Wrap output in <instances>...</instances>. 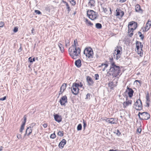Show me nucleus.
Masks as SVG:
<instances>
[{"label": "nucleus", "mask_w": 151, "mask_h": 151, "mask_svg": "<svg viewBox=\"0 0 151 151\" xmlns=\"http://www.w3.org/2000/svg\"><path fill=\"white\" fill-rule=\"evenodd\" d=\"M110 60L111 65L108 73L110 75L113 76V77H116L117 76L119 75L120 73V67L115 64V63L113 61V57L110 58Z\"/></svg>", "instance_id": "f257e3e1"}, {"label": "nucleus", "mask_w": 151, "mask_h": 151, "mask_svg": "<svg viewBox=\"0 0 151 151\" xmlns=\"http://www.w3.org/2000/svg\"><path fill=\"white\" fill-rule=\"evenodd\" d=\"M81 50L79 47H77L76 45H72L69 49V55L73 59H76L81 53Z\"/></svg>", "instance_id": "f03ea898"}, {"label": "nucleus", "mask_w": 151, "mask_h": 151, "mask_svg": "<svg viewBox=\"0 0 151 151\" xmlns=\"http://www.w3.org/2000/svg\"><path fill=\"white\" fill-rule=\"evenodd\" d=\"M136 49L135 50L136 51L140 56L142 57L143 55L142 49L143 46V45L142 44V43L140 42L136 41Z\"/></svg>", "instance_id": "7ed1b4c3"}, {"label": "nucleus", "mask_w": 151, "mask_h": 151, "mask_svg": "<svg viewBox=\"0 0 151 151\" xmlns=\"http://www.w3.org/2000/svg\"><path fill=\"white\" fill-rule=\"evenodd\" d=\"M122 48L120 46H117L115 48L114 52L113 53V57L115 58L116 60H118L121 57L122 54Z\"/></svg>", "instance_id": "20e7f679"}, {"label": "nucleus", "mask_w": 151, "mask_h": 151, "mask_svg": "<svg viewBox=\"0 0 151 151\" xmlns=\"http://www.w3.org/2000/svg\"><path fill=\"white\" fill-rule=\"evenodd\" d=\"M83 53L89 59H91L93 57V52L92 49L91 47L86 48Z\"/></svg>", "instance_id": "39448f33"}, {"label": "nucleus", "mask_w": 151, "mask_h": 151, "mask_svg": "<svg viewBox=\"0 0 151 151\" xmlns=\"http://www.w3.org/2000/svg\"><path fill=\"white\" fill-rule=\"evenodd\" d=\"M87 14L89 18L92 20L96 19L98 16L96 12L92 10H90V11H88Z\"/></svg>", "instance_id": "423d86ee"}, {"label": "nucleus", "mask_w": 151, "mask_h": 151, "mask_svg": "<svg viewBox=\"0 0 151 151\" xmlns=\"http://www.w3.org/2000/svg\"><path fill=\"white\" fill-rule=\"evenodd\" d=\"M79 86L78 83H73L72 87L71 88V90L72 93L75 95L78 94L79 93Z\"/></svg>", "instance_id": "0eeeda50"}, {"label": "nucleus", "mask_w": 151, "mask_h": 151, "mask_svg": "<svg viewBox=\"0 0 151 151\" xmlns=\"http://www.w3.org/2000/svg\"><path fill=\"white\" fill-rule=\"evenodd\" d=\"M142 107V101L140 99H138L136 101L133 106L134 108L138 110H141Z\"/></svg>", "instance_id": "6e6552de"}, {"label": "nucleus", "mask_w": 151, "mask_h": 151, "mask_svg": "<svg viewBox=\"0 0 151 151\" xmlns=\"http://www.w3.org/2000/svg\"><path fill=\"white\" fill-rule=\"evenodd\" d=\"M67 98L66 95L63 96L60 99L59 102L62 106L65 105L67 103Z\"/></svg>", "instance_id": "1a4fd4ad"}, {"label": "nucleus", "mask_w": 151, "mask_h": 151, "mask_svg": "<svg viewBox=\"0 0 151 151\" xmlns=\"http://www.w3.org/2000/svg\"><path fill=\"white\" fill-rule=\"evenodd\" d=\"M138 115L141 120H147L150 117V114H138Z\"/></svg>", "instance_id": "9d476101"}, {"label": "nucleus", "mask_w": 151, "mask_h": 151, "mask_svg": "<svg viewBox=\"0 0 151 151\" xmlns=\"http://www.w3.org/2000/svg\"><path fill=\"white\" fill-rule=\"evenodd\" d=\"M137 27V22H132L129 23L128 25V28L129 29V32L130 28V27L133 28V29L135 30Z\"/></svg>", "instance_id": "9b49d317"}, {"label": "nucleus", "mask_w": 151, "mask_h": 151, "mask_svg": "<svg viewBox=\"0 0 151 151\" xmlns=\"http://www.w3.org/2000/svg\"><path fill=\"white\" fill-rule=\"evenodd\" d=\"M132 101L131 100H129L127 98L126 99V101L124 102L123 103V107L124 108H126L129 105L132 104Z\"/></svg>", "instance_id": "f8f14e48"}, {"label": "nucleus", "mask_w": 151, "mask_h": 151, "mask_svg": "<svg viewBox=\"0 0 151 151\" xmlns=\"http://www.w3.org/2000/svg\"><path fill=\"white\" fill-rule=\"evenodd\" d=\"M86 81L89 86H92L94 83L92 78L90 76H88L86 78Z\"/></svg>", "instance_id": "ddd939ff"}, {"label": "nucleus", "mask_w": 151, "mask_h": 151, "mask_svg": "<svg viewBox=\"0 0 151 151\" xmlns=\"http://www.w3.org/2000/svg\"><path fill=\"white\" fill-rule=\"evenodd\" d=\"M54 117L55 120L58 122H60L62 121V117L61 116L59 115L58 114L54 115Z\"/></svg>", "instance_id": "4468645a"}, {"label": "nucleus", "mask_w": 151, "mask_h": 151, "mask_svg": "<svg viewBox=\"0 0 151 151\" xmlns=\"http://www.w3.org/2000/svg\"><path fill=\"white\" fill-rule=\"evenodd\" d=\"M127 89L128 90V96L129 97L131 98L133 95L134 91L131 88H129L128 86L127 87Z\"/></svg>", "instance_id": "2eb2a0df"}, {"label": "nucleus", "mask_w": 151, "mask_h": 151, "mask_svg": "<svg viewBox=\"0 0 151 151\" xmlns=\"http://www.w3.org/2000/svg\"><path fill=\"white\" fill-rule=\"evenodd\" d=\"M66 140L65 139H63L59 144L58 145L59 147L61 149L63 148L64 145L66 144Z\"/></svg>", "instance_id": "dca6fc26"}, {"label": "nucleus", "mask_w": 151, "mask_h": 151, "mask_svg": "<svg viewBox=\"0 0 151 151\" xmlns=\"http://www.w3.org/2000/svg\"><path fill=\"white\" fill-rule=\"evenodd\" d=\"M135 10L136 12H138L140 13H142L143 12L142 10L141 9L140 5L138 4L135 6Z\"/></svg>", "instance_id": "f3484780"}, {"label": "nucleus", "mask_w": 151, "mask_h": 151, "mask_svg": "<svg viewBox=\"0 0 151 151\" xmlns=\"http://www.w3.org/2000/svg\"><path fill=\"white\" fill-rule=\"evenodd\" d=\"M151 25V21H148L146 24V26L145 27V31H147L150 28ZM143 31H144L143 30Z\"/></svg>", "instance_id": "a211bd4d"}, {"label": "nucleus", "mask_w": 151, "mask_h": 151, "mask_svg": "<svg viewBox=\"0 0 151 151\" xmlns=\"http://www.w3.org/2000/svg\"><path fill=\"white\" fill-rule=\"evenodd\" d=\"M32 132V130L31 129V127H27L26 131V133L25 134L24 136L26 135L27 134L28 136Z\"/></svg>", "instance_id": "6ab92c4d"}, {"label": "nucleus", "mask_w": 151, "mask_h": 151, "mask_svg": "<svg viewBox=\"0 0 151 151\" xmlns=\"http://www.w3.org/2000/svg\"><path fill=\"white\" fill-rule=\"evenodd\" d=\"M75 65L77 67H80L81 65V60L78 59L77 60H76L75 62Z\"/></svg>", "instance_id": "aec40b11"}, {"label": "nucleus", "mask_w": 151, "mask_h": 151, "mask_svg": "<svg viewBox=\"0 0 151 151\" xmlns=\"http://www.w3.org/2000/svg\"><path fill=\"white\" fill-rule=\"evenodd\" d=\"M106 122L112 124H115L116 123L114 121V119L113 118H111L110 119H107Z\"/></svg>", "instance_id": "412c9836"}, {"label": "nucleus", "mask_w": 151, "mask_h": 151, "mask_svg": "<svg viewBox=\"0 0 151 151\" xmlns=\"http://www.w3.org/2000/svg\"><path fill=\"white\" fill-rule=\"evenodd\" d=\"M134 30L133 29V28H130L129 32V30H128V33L129 36L130 37H132L133 35V31Z\"/></svg>", "instance_id": "4be33fe9"}, {"label": "nucleus", "mask_w": 151, "mask_h": 151, "mask_svg": "<svg viewBox=\"0 0 151 151\" xmlns=\"http://www.w3.org/2000/svg\"><path fill=\"white\" fill-rule=\"evenodd\" d=\"M95 1L94 0H90L88 2V4L91 6H94L95 5Z\"/></svg>", "instance_id": "5701e85b"}, {"label": "nucleus", "mask_w": 151, "mask_h": 151, "mask_svg": "<svg viewBox=\"0 0 151 151\" xmlns=\"http://www.w3.org/2000/svg\"><path fill=\"white\" fill-rule=\"evenodd\" d=\"M58 46L60 48V50L62 52H63L64 51V48L63 45L60 43H59Z\"/></svg>", "instance_id": "b1692460"}, {"label": "nucleus", "mask_w": 151, "mask_h": 151, "mask_svg": "<svg viewBox=\"0 0 151 151\" xmlns=\"http://www.w3.org/2000/svg\"><path fill=\"white\" fill-rule=\"evenodd\" d=\"M85 22L88 25L90 26L91 27H92L93 25V23H91V22L89 21L87 19H85Z\"/></svg>", "instance_id": "393cba45"}, {"label": "nucleus", "mask_w": 151, "mask_h": 151, "mask_svg": "<svg viewBox=\"0 0 151 151\" xmlns=\"http://www.w3.org/2000/svg\"><path fill=\"white\" fill-rule=\"evenodd\" d=\"M66 83H64L62 85L60 89L62 91H64L65 90L66 88Z\"/></svg>", "instance_id": "a878e982"}, {"label": "nucleus", "mask_w": 151, "mask_h": 151, "mask_svg": "<svg viewBox=\"0 0 151 151\" xmlns=\"http://www.w3.org/2000/svg\"><path fill=\"white\" fill-rule=\"evenodd\" d=\"M102 25L101 24L99 23H97L96 24V27L97 29H100L102 28Z\"/></svg>", "instance_id": "bb28decb"}, {"label": "nucleus", "mask_w": 151, "mask_h": 151, "mask_svg": "<svg viewBox=\"0 0 151 151\" xmlns=\"http://www.w3.org/2000/svg\"><path fill=\"white\" fill-rule=\"evenodd\" d=\"M25 124H24V123H23L22 124V125L20 129V131L21 132H22L23 130L24 129V127Z\"/></svg>", "instance_id": "cd10ccee"}, {"label": "nucleus", "mask_w": 151, "mask_h": 151, "mask_svg": "<svg viewBox=\"0 0 151 151\" xmlns=\"http://www.w3.org/2000/svg\"><path fill=\"white\" fill-rule=\"evenodd\" d=\"M82 125L81 124H79L77 127V129L78 131L82 129Z\"/></svg>", "instance_id": "c85d7f7f"}, {"label": "nucleus", "mask_w": 151, "mask_h": 151, "mask_svg": "<svg viewBox=\"0 0 151 151\" xmlns=\"http://www.w3.org/2000/svg\"><path fill=\"white\" fill-rule=\"evenodd\" d=\"M28 60L30 63H32L35 61V58H32L31 57H29L28 59Z\"/></svg>", "instance_id": "c756f323"}, {"label": "nucleus", "mask_w": 151, "mask_h": 151, "mask_svg": "<svg viewBox=\"0 0 151 151\" xmlns=\"http://www.w3.org/2000/svg\"><path fill=\"white\" fill-rule=\"evenodd\" d=\"M70 1V3L73 6L75 5L76 4V2L74 0H71Z\"/></svg>", "instance_id": "7c9ffc66"}, {"label": "nucleus", "mask_w": 151, "mask_h": 151, "mask_svg": "<svg viewBox=\"0 0 151 151\" xmlns=\"http://www.w3.org/2000/svg\"><path fill=\"white\" fill-rule=\"evenodd\" d=\"M66 6L67 9H68V12L69 13L71 10L70 7L68 4H66Z\"/></svg>", "instance_id": "2f4dec72"}, {"label": "nucleus", "mask_w": 151, "mask_h": 151, "mask_svg": "<svg viewBox=\"0 0 151 151\" xmlns=\"http://www.w3.org/2000/svg\"><path fill=\"white\" fill-rule=\"evenodd\" d=\"M58 135L60 136V137H62L63 135V132L59 131L58 132Z\"/></svg>", "instance_id": "473e14b6"}, {"label": "nucleus", "mask_w": 151, "mask_h": 151, "mask_svg": "<svg viewBox=\"0 0 151 151\" xmlns=\"http://www.w3.org/2000/svg\"><path fill=\"white\" fill-rule=\"evenodd\" d=\"M35 13L36 14H41V12L39 10H35Z\"/></svg>", "instance_id": "72a5a7b5"}, {"label": "nucleus", "mask_w": 151, "mask_h": 151, "mask_svg": "<svg viewBox=\"0 0 151 151\" xmlns=\"http://www.w3.org/2000/svg\"><path fill=\"white\" fill-rule=\"evenodd\" d=\"M56 137V135L55 133H53L51 134L50 136V137L52 139H54Z\"/></svg>", "instance_id": "f704fd0d"}, {"label": "nucleus", "mask_w": 151, "mask_h": 151, "mask_svg": "<svg viewBox=\"0 0 151 151\" xmlns=\"http://www.w3.org/2000/svg\"><path fill=\"white\" fill-rule=\"evenodd\" d=\"M99 75L98 74L95 75V78L96 80H98L99 79Z\"/></svg>", "instance_id": "c9c22d12"}, {"label": "nucleus", "mask_w": 151, "mask_h": 151, "mask_svg": "<svg viewBox=\"0 0 151 151\" xmlns=\"http://www.w3.org/2000/svg\"><path fill=\"white\" fill-rule=\"evenodd\" d=\"M120 10H118V11H117V10H116V16H120Z\"/></svg>", "instance_id": "e433bc0d"}, {"label": "nucleus", "mask_w": 151, "mask_h": 151, "mask_svg": "<svg viewBox=\"0 0 151 151\" xmlns=\"http://www.w3.org/2000/svg\"><path fill=\"white\" fill-rule=\"evenodd\" d=\"M120 17H122V16L124 15V12L123 11H122L121 10H120Z\"/></svg>", "instance_id": "4c0bfd02"}, {"label": "nucleus", "mask_w": 151, "mask_h": 151, "mask_svg": "<svg viewBox=\"0 0 151 151\" xmlns=\"http://www.w3.org/2000/svg\"><path fill=\"white\" fill-rule=\"evenodd\" d=\"M23 118L24 119V122H23V123H24V124H25L26 120H27V116L26 115H25L23 117Z\"/></svg>", "instance_id": "58836bf2"}, {"label": "nucleus", "mask_w": 151, "mask_h": 151, "mask_svg": "<svg viewBox=\"0 0 151 151\" xmlns=\"http://www.w3.org/2000/svg\"><path fill=\"white\" fill-rule=\"evenodd\" d=\"M83 129H85V127H86V122L84 121V120H83Z\"/></svg>", "instance_id": "ea45409f"}, {"label": "nucleus", "mask_w": 151, "mask_h": 151, "mask_svg": "<svg viewBox=\"0 0 151 151\" xmlns=\"http://www.w3.org/2000/svg\"><path fill=\"white\" fill-rule=\"evenodd\" d=\"M18 31V28L17 27H15L14 28V30H13V31L14 32H17Z\"/></svg>", "instance_id": "a19ab883"}, {"label": "nucleus", "mask_w": 151, "mask_h": 151, "mask_svg": "<svg viewBox=\"0 0 151 151\" xmlns=\"http://www.w3.org/2000/svg\"><path fill=\"white\" fill-rule=\"evenodd\" d=\"M103 65H105V68H106L107 67L108 65L107 64H104V63H103L101 64V66H103ZM101 66H99V67H101Z\"/></svg>", "instance_id": "79ce46f5"}, {"label": "nucleus", "mask_w": 151, "mask_h": 151, "mask_svg": "<svg viewBox=\"0 0 151 151\" xmlns=\"http://www.w3.org/2000/svg\"><path fill=\"white\" fill-rule=\"evenodd\" d=\"M17 137L18 139H20L22 138V135L20 134H17Z\"/></svg>", "instance_id": "37998d69"}, {"label": "nucleus", "mask_w": 151, "mask_h": 151, "mask_svg": "<svg viewBox=\"0 0 151 151\" xmlns=\"http://www.w3.org/2000/svg\"><path fill=\"white\" fill-rule=\"evenodd\" d=\"M139 35V36L140 37V39L143 40L144 38V36L142 34V35Z\"/></svg>", "instance_id": "c03bdc74"}, {"label": "nucleus", "mask_w": 151, "mask_h": 151, "mask_svg": "<svg viewBox=\"0 0 151 151\" xmlns=\"http://www.w3.org/2000/svg\"><path fill=\"white\" fill-rule=\"evenodd\" d=\"M64 91H62L60 89V91H59V92L58 96V98L59 97V96L60 95L62 94V93Z\"/></svg>", "instance_id": "a18cd8bd"}, {"label": "nucleus", "mask_w": 151, "mask_h": 151, "mask_svg": "<svg viewBox=\"0 0 151 151\" xmlns=\"http://www.w3.org/2000/svg\"><path fill=\"white\" fill-rule=\"evenodd\" d=\"M4 23L2 22H0V27H2L4 26Z\"/></svg>", "instance_id": "49530a36"}, {"label": "nucleus", "mask_w": 151, "mask_h": 151, "mask_svg": "<svg viewBox=\"0 0 151 151\" xmlns=\"http://www.w3.org/2000/svg\"><path fill=\"white\" fill-rule=\"evenodd\" d=\"M142 129L141 128H137V132L140 133L141 132Z\"/></svg>", "instance_id": "de8ad7c7"}, {"label": "nucleus", "mask_w": 151, "mask_h": 151, "mask_svg": "<svg viewBox=\"0 0 151 151\" xmlns=\"http://www.w3.org/2000/svg\"><path fill=\"white\" fill-rule=\"evenodd\" d=\"M6 99V97L4 96V97H3L2 98H0V101H4V100H5Z\"/></svg>", "instance_id": "09e8293b"}, {"label": "nucleus", "mask_w": 151, "mask_h": 151, "mask_svg": "<svg viewBox=\"0 0 151 151\" xmlns=\"http://www.w3.org/2000/svg\"><path fill=\"white\" fill-rule=\"evenodd\" d=\"M116 132V134L117 135H119L121 134V132H119L118 129L117 130Z\"/></svg>", "instance_id": "8fccbe9b"}, {"label": "nucleus", "mask_w": 151, "mask_h": 151, "mask_svg": "<svg viewBox=\"0 0 151 151\" xmlns=\"http://www.w3.org/2000/svg\"><path fill=\"white\" fill-rule=\"evenodd\" d=\"M90 93H88L86 95V99H88L89 98L90 96Z\"/></svg>", "instance_id": "3c124183"}, {"label": "nucleus", "mask_w": 151, "mask_h": 151, "mask_svg": "<svg viewBox=\"0 0 151 151\" xmlns=\"http://www.w3.org/2000/svg\"><path fill=\"white\" fill-rule=\"evenodd\" d=\"M42 126L45 128H46L47 127V125L46 123H44L42 124Z\"/></svg>", "instance_id": "603ef678"}, {"label": "nucleus", "mask_w": 151, "mask_h": 151, "mask_svg": "<svg viewBox=\"0 0 151 151\" xmlns=\"http://www.w3.org/2000/svg\"><path fill=\"white\" fill-rule=\"evenodd\" d=\"M78 84L79 87H82L83 86V84L81 82H80V83H78Z\"/></svg>", "instance_id": "864d4df0"}, {"label": "nucleus", "mask_w": 151, "mask_h": 151, "mask_svg": "<svg viewBox=\"0 0 151 151\" xmlns=\"http://www.w3.org/2000/svg\"><path fill=\"white\" fill-rule=\"evenodd\" d=\"M103 11L104 12L106 13V12L107 11V9L106 8H103Z\"/></svg>", "instance_id": "5fc2aeb1"}, {"label": "nucleus", "mask_w": 151, "mask_h": 151, "mask_svg": "<svg viewBox=\"0 0 151 151\" xmlns=\"http://www.w3.org/2000/svg\"><path fill=\"white\" fill-rule=\"evenodd\" d=\"M126 0H119V2L121 3H123L125 2Z\"/></svg>", "instance_id": "6e6d98bb"}, {"label": "nucleus", "mask_w": 151, "mask_h": 151, "mask_svg": "<svg viewBox=\"0 0 151 151\" xmlns=\"http://www.w3.org/2000/svg\"><path fill=\"white\" fill-rule=\"evenodd\" d=\"M62 2L63 3H64V4H65V5H66V4H67L68 3L65 1L63 0H62Z\"/></svg>", "instance_id": "4d7b16f0"}, {"label": "nucleus", "mask_w": 151, "mask_h": 151, "mask_svg": "<svg viewBox=\"0 0 151 151\" xmlns=\"http://www.w3.org/2000/svg\"><path fill=\"white\" fill-rule=\"evenodd\" d=\"M74 44L73 45H76V44L77 43V40H75L74 41Z\"/></svg>", "instance_id": "13d9d810"}, {"label": "nucleus", "mask_w": 151, "mask_h": 151, "mask_svg": "<svg viewBox=\"0 0 151 151\" xmlns=\"http://www.w3.org/2000/svg\"><path fill=\"white\" fill-rule=\"evenodd\" d=\"M31 33L33 35H34L35 34V33L34 32V29H33V28L31 30Z\"/></svg>", "instance_id": "bf43d9fd"}, {"label": "nucleus", "mask_w": 151, "mask_h": 151, "mask_svg": "<svg viewBox=\"0 0 151 151\" xmlns=\"http://www.w3.org/2000/svg\"><path fill=\"white\" fill-rule=\"evenodd\" d=\"M146 99L147 100V101H150V100H149V97L148 96H146Z\"/></svg>", "instance_id": "052dcab7"}, {"label": "nucleus", "mask_w": 151, "mask_h": 151, "mask_svg": "<svg viewBox=\"0 0 151 151\" xmlns=\"http://www.w3.org/2000/svg\"><path fill=\"white\" fill-rule=\"evenodd\" d=\"M65 44L66 46V47L68 46L69 45V42L68 43V42L67 43H65Z\"/></svg>", "instance_id": "680f3d73"}, {"label": "nucleus", "mask_w": 151, "mask_h": 151, "mask_svg": "<svg viewBox=\"0 0 151 151\" xmlns=\"http://www.w3.org/2000/svg\"><path fill=\"white\" fill-rule=\"evenodd\" d=\"M22 49L21 48V47H20L19 49L18 50V51L19 52H20L22 50Z\"/></svg>", "instance_id": "e2e57ef3"}, {"label": "nucleus", "mask_w": 151, "mask_h": 151, "mask_svg": "<svg viewBox=\"0 0 151 151\" xmlns=\"http://www.w3.org/2000/svg\"><path fill=\"white\" fill-rule=\"evenodd\" d=\"M138 113H148L147 112H144L142 113H141L140 112H139Z\"/></svg>", "instance_id": "0e129e2a"}, {"label": "nucleus", "mask_w": 151, "mask_h": 151, "mask_svg": "<svg viewBox=\"0 0 151 151\" xmlns=\"http://www.w3.org/2000/svg\"><path fill=\"white\" fill-rule=\"evenodd\" d=\"M68 40L67 39L65 40V43H67V42H68Z\"/></svg>", "instance_id": "69168bd1"}, {"label": "nucleus", "mask_w": 151, "mask_h": 151, "mask_svg": "<svg viewBox=\"0 0 151 151\" xmlns=\"http://www.w3.org/2000/svg\"><path fill=\"white\" fill-rule=\"evenodd\" d=\"M138 34L139 35L142 34L141 32H140V31H139L138 32Z\"/></svg>", "instance_id": "338daca9"}, {"label": "nucleus", "mask_w": 151, "mask_h": 151, "mask_svg": "<svg viewBox=\"0 0 151 151\" xmlns=\"http://www.w3.org/2000/svg\"><path fill=\"white\" fill-rule=\"evenodd\" d=\"M2 147H0V151H1L2 150Z\"/></svg>", "instance_id": "774afa93"}]
</instances>
